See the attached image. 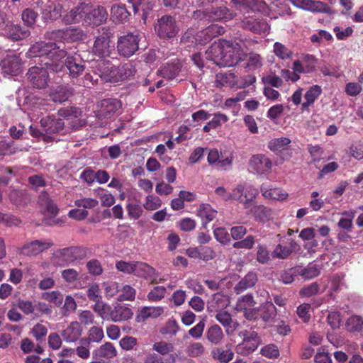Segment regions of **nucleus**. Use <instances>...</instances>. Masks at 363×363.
<instances>
[{
  "mask_svg": "<svg viewBox=\"0 0 363 363\" xmlns=\"http://www.w3.org/2000/svg\"><path fill=\"white\" fill-rule=\"evenodd\" d=\"M206 57L219 67H233L243 60L244 53L238 43L223 40L214 43L207 50Z\"/></svg>",
  "mask_w": 363,
  "mask_h": 363,
  "instance_id": "f257e3e1",
  "label": "nucleus"
},
{
  "mask_svg": "<svg viewBox=\"0 0 363 363\" xmlns=\"http://www.w3.org/2000/svg\"><path fill=\"white\" fill-rule=\"evenodd\" d=\"M28 57H44L41 62L47 61L50 57L62 60L67 57V52L64 48H61L55 43H47L45 41L37 42L33 44L26 53Z\"/></svg>",
  "mask_w": 363,
  "mask_h": 363,
  "instance_id": "f03ea898",
  "label": "nucleus"
},
{
  "mask_svg": "<svg viewBox=\"0 0 363 363\" xmlns=\"http://www.w3.org/2000/svg\"><path fill=\"white\" fill-rule=\"evenodd\" d=\"M234 14L223 4L215 2L211 8L196 10L194 12V17L196 18H204L212 21L230 20Z\"/></svg>",
  "mask_w": 363,
  "mask_h": 363,
  "instance_id": "7ed1b4c3",
  "label": "nucleus"
},
{
  "mask_svg": "<svg viewBox=\"0 0 363 363\" xmlns=\"http://www.w3.org/2000/svg\"><path fill=\"white\" fill-rule=\"evenodd\" d=\"M98 31L99 34L94 40L91 52L99 58L108 57L111 54V38L113 37V33L111 28L107 26L101 28Z\"/></svg>",
  "mask_w": 363,
  "mask_h": 363,
  "instance_id": "20e7f679",
  "label": "nucleus"
},
{
  "mask_svg": "<svg viewBox=\"0 0 363 363\" xmlns=\"http://www.w3.org/2000/svg\"><path fill=\"white\" fill-rule=\"evenodd\" d=\"M238 336L242 339V341L236 345L235 351L242 356H247L254 352L262 342L258 333L254 330H240Z\"/></svg>",
  "mask_w": 363,
  "mask_h": 363,
  "instance_id": "39448f33",
  "label": "nucleus"
},
{
  "mask_svg": "<svg viewBox=\"0 0 363 363\" xmlns=\"http://www.w3.org/2000/svg\"><path fill=\"white\" fill-rule=\"evenodd\" d=\"M87 255V249L82 246H72L57 250L55 259L57 263L65 267L84 259Z\"/></svg>",
  "mask_w": 363,
  "mask_h": 363,
  "instance_id": "423d86ee",
  "label": "nucleus"
},
{
  "mask_svg": "<svg viewBox=\"0 0 363 363\" xmlns=\"http://www.w3.org/2000/svg\"><path fill=\"white\" fill-rule=\"evenodd\" d=\"M140 36L138 33H128L118 37L116 48L121 57L128 58L139 50Z\"/></svg>",
  "mask_w": 363,
  "mask_h": 363,
  "instance_id": "0eeeda50",
  "label": "nucleus"
},
{
  "mask_svg": "<svg viewBox=\"0 0 363 363\" xmlns=\"http://www.w3.org/2000/svg\"><path fill=\"white\" fill-rule=\"evenodd\" d=\"M155 30L158 36L162 39L172 38L179 32L175 18L170 15H164L158 18L155 26Z\"/></svg>",
  "mask_w": 363,
  "mask_h": 363,
  "instance_id": "6e6552de",
  "label": "nucleus"
},
{
  "mask_svg": "<svg viewBox=\"0 0 363 363\" xmlns=\"http://www.w3.org/2000/svg\"><path fill=\"white\" fill-rule=\"evenodd\" d=\"M258 194L259 191L257 188L245 183L239 184L234 189V200L242 203L245 209L250 208Z\"/></svg>",
  "mask_w": 363,
  "mask_h": 363,
  "instance_id": "1a4fd4ad",
  "label": "nucleus"
},
{
  "mask_svg": "<svg viewBox=\"0 0 363 363\" xmlns=\"http://www.w3.org/2000/svg\"><path fill=\"white\" fill-rule=\"evenodd\" d=\"M53 245L51 240H36L24 244L19 249L20 255L28 257L36 256Z\"/></svg>",
  "mask_w": 363,
  "mask_h": 363,
  "instance_id": "9d476101",
  "label": "nucleus"
},
{
  "mask_svg": "<svg viewBox=\"0 0 363 363\" xmlns=\"http://www.w3.org/2000/svg\"><path fill=\"white\" fill-rule=\"evenodd\" d=\"M28 79L33 87L44 89L48 86L49 74L44 67H31L27 73Z\"/></svg>",
  "mask_w": 363,
  "mask_h": 363,
  "instance_id": "9b49d317",
  "label": "nucleus"
},
{
  "mask_svg": "<svg viewBox=\"0 0 363 363\" xmlns=\"http://www.w3.org/2000/svg\"><path fill=\"white\" fill-rule=\"evenodd\" d=\"M318 65L317 58L310 54H303L299 60L293 63V69L298 73L310 74L315 71Z\"/></svg>",
  "mask_w": 363,
  "mask_h": 363,
  "instance_id": "f8f14e48",
  "label": "nucleus"
},
{
  "mask_svg": "<svg viewBox=\"0 0 363 363\" xmlns=\"http://www.w3.org/2000/svg\"><path fill=\"white\" fill-rule=\"evenodd\" d=\"M133 274L136 277H142L147 280H150V283L152 284L160 283L164 281L163 279H160L157 280V272L155 269L150 264L143 262H135Z\"/></svg>",
  "mask_w": 363,
  "mask_h": 363,
  "instance_id": "ddd939ff",
  "label": "nucleus"
},
{
  "mask_svg": "<svg viewBox=\"0 0 363 363\" xmlns=\"http://www.w3.org/2000/svg\"><path fill=\"white\" fill-rule=\"evenodd\" d=\"M108 18V12L104 6H98L96 9L90 10L89 6L86 9L84 15V22L91 26H99L106 22Z\"/></svg>",
  "mask_w": 363,
  "mask_h": 363,
  "instance_id": "4468645a",
  "label": "nucleus"
},
{
  "mask_svg": "<svg viewBox=\"0 0 363 363\" xmlns=\"http://www.w3.org/2000/svg\"><path fill=\"white\" fill-rule=\"evenodd\" d=\"M289 1L295 6L310 11L311 12L331 13V9L328 4L314 0H289Z\"/></svg>",
  "mask_w": 363,
  "mask_h": 363,
  "instance_id": "2eb2a0df",
  "label": "nucleus"
},
{
  "mask_svg": "<svg viewBox=\"0 0 363 363\" xmlns=\"http://www.w3.org/2000/svg\"><path fill=\"white\" fill-rule=\"evenodd\" d=\"M245 16L242 21V26L244 29L250 30L255 33L262 34L268 30V25L263 19L255 16Z\"/></svg>",
  "mask_w": 363,
  "mask_h": 363,
  "instance_id": "dca6fc26",
  "label": "nucleus"
},
{
  "mask_svg": "<svg viewBox=\"0 0 363 363\" xmlns=\"http://www.w3.org/2000/svg\"><path fill=\"white\" fill-rule=\"evenodd\" d=\"M250 167L257 174H267L272 168V160L264 154L253 155L249 162Z\"/></svg>",
  "mask_w": 363,
  "mask_h": 363,
  "instance_id": "f3484780",
  "label": "nucleus"
},
{
  "mask_svg": "<svg viewBox=\"0 0 363 363\" xmlns=\"http://www.w3.org/2000/svg\"><path fill=\"white\" fill-rule=\"evenodd\" d=\"M97 69L100 72V77L106 81L111 83L118 82V68L113 65L110 61H102L98 64Z\"/></svg>",
  "mask_w": 363,
  "mask_h": 363,
  "instance_id": "a211bd4d",
  "label": "nucleus"
},
{
  "mask_svg": "<svg viewBox=\"0 0 363 363\" xmlns=\"http://www.w3.org/2000/svg\"><path fill=\"white\" fill-rule=\"evenodd\" d=\"M40 125L46 134H54L63 130L65 122L61 118H57L54 116H48L41 118Z\"/></svg>",
  "mask_w": 363,
  "mask_h": 363,
  "instance_id": "6ab92c4d",
  "label": "nucleus"
},
{
  "mask_svg": "<svg viewBox=\"0 0 363 363\" xmlns=\"http://www.w3.org/2000/svg\"><path fill=\"white\" fill-rule=\"evenodd\" d=\"M65 65L72 78L79 77L85 69L84 62L77 55H68L65 59Z\"/></svg>",
  "mask_w": 363,
  "mask_h": 363,
  "instance_id": "aec40b11",
  "label": "nucleus"
},
{
  "mask_svg": "<svg viewBox=\"0 0 363 363\" xmlns=\"http://www.w3.org/2000/svg\"><path fill=\"white\" fill-rule=\"evenodd\" d=\"M133 315L132 309L125 305L117 303L111 306L109 313V320L115 323L125 321L130 319Z\"/></svg>",
  "mask_w": 363,
  "mask_h": 363,
  "instance_id": "412c9836",
  "label": "nucleus"
},
{
  "mask_svg": "<svg viewBox=\"0 0 363 363\" xmlns=\"http://www.w3.org/2000/svg\"><path fill=\"white\" fill-rule=\"evenodd\" d=\"M0 65L4 73L17 75L21 69V60L16 55H9L1 61Z\"/></svg>",
  "mask_w": 363,
  "mask_h": 363,
  "instance_id": "4be33fe9",
  "label": "nucleus"
},
{
  "mask_svg": "<svg viewBox=\"0 0 363 363\" xmlns=\"http://www.w3.org/2000/svg\"><path fill=\"white\" fill-rule=\"evenodd\" d=\"M224 33V27L218 24H211L198 33L196 40H199L200 43L206 44L210 42L213 38Z\"/></svg>",
  "mask_w": 363,
  "mask_h": 363,
  "instance_id": "5701e85b",
  "label": "nucleus"
},
{
  "mask_svg": "<svg viewBox=\"0 0 363 363\" xmlns=\"http://www.w3.org/2000/svg\"><path fill=\"white\" fill-rule=\"evenodd\" d=\"M30 35L28 29L23 28L21 25L9 22L3 35L11 39L13 41H18L26 39Z\"/></svg>",
  "mask_w": 363,
  "mask_h": 363,
  "instance_id": "b1692460",
  "label": "nucleus"
},
{
  "mask_svg": "<svg viewBox=\"0 0 363 363\" xmlns=\"http://www.w3.org/2000/svg\"><path fill=\"white\" fill-rule=\"evenodd\" d=\"M86 9H88V4L84 3H82L79 5L74 7L63 16V22L67 25L80 22L82 19L84 20V18Z\"/></svg>",
  "mask_w": 363,
  "mask_h": 363,
  "instance_id": "393cba45",
  "label": "nucleus"
},
{
  "mask_svg": "<svg viewBox=\"0 0 363 363\" xmlns=\"http://www.w3.org/2000/svg\"><path fill=\"white\" fill-rule=\"evenodd\" d=\"M121 108V103L116 99H106L101 101L99 115L106 118H111Z\"/></svg>",
  "mask_w": 363,
  "mask_h": 363,
  "instance_id": "a878e982",
  "label": "nucleus"
},
{
  "mask_svg": "<svg viewBox=\"0 0 363 363\" xmlns=\"http://www.w3.org/2000/svg\"><path fill=\"white\" fill-rule=\"evenodd\" d=\"M215 86L217 88H237V77L233 72H218L215 77Z\"/></svg>",
  "mask_w": 363,
  "mask_h": 363,
  "instance_id": "bb28decb",
  "label": "nucleus"
},
{
  "mask_svg": "<svg viewBox=\"0 0 363 363\" xmlns=\"http://www.w3.org/2000/svg\"><path fill=\"white\" fill-rule=\"evenodd\" d=\"M216 319L225 328L228 335L233 334L239 326V323L236 320H233L231 315L227 311H220L218 312Z\"/></svg>",
  "mask_w": 363,
  "mask_h": 363,
  "instance_id": "cd10ccee",
  "label": "nucleus"
},
{
  "mask_svg": "<svg viewBox=\"0 0 363 363\" xmlns=\"http://www.w3.org/2000/svg\"><path fill=\"white\" fill-rule=\"evenodd\" d=\"M164 313V308L162 306H144L138 312L136 321L143 323L148 318H157Z\"/></svg>",
  "mask_w": 363,
  "mask_h": 363,
  "instance_id": "c85d7f7f",
  "label": "nucleus"
},
{
  "mask_svg": "<svg viewBox=\"0 0 363 363\" xmlns=\"http://www.w3.org/2000/svg\"><path fill=\"white\" fill-rule=\"evenodd\" d=\"M93 358L99 359H113L117 356V350L115 346L109 342L101 345L92 352Z\"/></svg>",
  "mask_w": 363,
  "mask_h": 363,
  "instance_id": "c756f323",
  "label": "nucleus"
},
{
  "mask_svg": "<svg viewBox=\"0 0 363 363\" xmlns=\"http://www.w3.org/2000/svg\"><path fill=\"white\" fill-rule=\"evenodd\" d=\"M82 328L79 322H72L62 331L63 340L67 342H76L81 337Z\"/></svg>",
  "mask_w": 363,
  "mask_h": 363,
  "instance_id": "7c9ffc66",
  "label": "nucleus"
},
{
  "mask_svg": "<svg viewBox=\"0 0 363 363\" xmlns=\"http://www.w3.org/2000/svg\"><path fill=\"white\" fill-rule=\"evenodd\" d=\"M62 5L54 2H50L43 9V18L45 21H55L62 16Z\"/></svg>",
  "mask_w": 363,
  "mask_h": 363,
  "instance_id": "2f4dec72",
  "label": "nucleus"
},
{
  "mask_svg": "<svg viewBox=\"0 0 363 363\" xmlns=\"http://www.w3.org/2000/svg\"><path fill=\"white\" fill-rule=\"evenodd\" d=\"M258 281L256 272H248L234 287L236 294H240L247 289L252 288Z\"/></svg>",
  "mask_w": 363,
  "mask_h": 363,
  "instance_id": "473e14b6",
  "label": "nucleus"
},
{
  "mask_svg": "<svg viewBox=\"0 0 363 363\" xmlns=\"http://www.w3.org/2000/svg\"><path fill=\"white\" fill-rule=\"evenodd\" d=\"M259 311L258 317L259 316L263 321V328H265L266 324L272 320L277 315V308L272 301H267L262 304Z\"/></svg>",
  "mask_w": 363,
  "mask_h": 363,
  "instance_id": "72a5a7b5",
  "label": "nucleus"
},
{
  "mask_svg": "<svg viewBox=\"0 0 363 363\" xmlns=\"http://www.w3.org/2000/svg\"><path fill=\"white\" fill-rule=\"evenodd\" d=\"M181 70V65L179 62L168 63L162 66L157 72V74L167 79H174Z\"/></svg>",
  "mask_w": 363,
  "mask_h": 363,
  "instance_id": "f704fd0d",
  "label": "nucleus"
},
{
  "mask_svg": "<svg viewBox=\"0 0 363 363\" xmlns=\"http://www.w3.org/2000/svg\"><path fill=\"white\" fill-rule=\"evenodd\" d=\"M130 16L125 5L115 4L111 9V19L114 23L126 22Z\"/></svg>",
  "mask_w": 363,
  "mask_h": 363,
  "instance_id": "c9c22d12",
  "label": "nucleus"
},
{
  "mask_svg": "<svg viewBox=\"0 0 363 363\" xmlns=\"http://www.w3.org/2000/svg\"><path fill=\"white\" fill-rule=\"evenodd\" d=\"M322 94V88L319 85L311 86L304 95L305 101L302 104V109L306 111L309 106L314 104Z\"/></svg>",
  "mask_w": 363,
  "mask_h": 363,
  "instance_id": "e433bc0d",
  "label": "nucleus"
},
{
  "mask_svg": "<svg viewBox=\"0 0 363 363\" xmlns=\"http://www.w3.org/2000/svg\"><path fill=\"white\" fill-rule=\"evenodd\" d=\"M262 196L269 199L284 200L288 197V194L280 188H269L267 185L262 184L260 187Z\"/></svg>",
  "mask_w": 363,
  "mask_h": 363,
  "instance_id": "4c0bfd02",
  "label": "nucleus"
},
{
  "mask_svg": "<svg viewBox=\"0 0 363 363\" xmlns=\"http://www.w3.org/2000/svg\"><path fill=\"white\" fill-rule=\"evenodd\" d=\"M255 220L265 223L269 220L272 217V210L263 205L254 206L250 209Z\"/></svg>",
  "mask_w": 363,
  "mask_h": 363,
  "instance_id": "58836bf2",
  "label": "nucleus"
},
{
  "mask_svg": "<svg viewBox=\"0 0 363 363\" xmlns=\"http://www.w3.org/2000/svg\"><path fill=\"white\" fill-rule=\"evenodd\" d=\"M104 337V330L101 328L97 326L91 327L88 331V336L80 339L79 343L82 345H90L91 342H99Z\"/></svg>",
  "mask_w": 363,
  "mask_h": 363,
  "instance_id": "ea45409f",
  "label": "nucleus"
},
{
  "mask_svg": "<svg viewBox=\"0 0 363 363\" xmlns=\"http://www.w3.org/2000/svg\"><path fill=\"white\" fill-rule=\"evenodd\" d=\"M206 336L207 340L213 345L220 344L224 337L223 330L218 325L210 326L206 331Z\"/></svg>",
  "mask_w": 363,
  "mask_h": 363,
  "instance_id": "a19ab883",
  "label": "nucleus"
},
{
  "mask_svg": "<svg viewBox=\"0 0 363 363\" xmlns=\"http://www.w3.org/2000/svg\"><path fill=\"white\" fill-rule=\"evenodd\" d=\"M294 245H296V242L293 240L290 242V247L278 244L272 253L273 258L279 259L288 258L291 255Z\"/></svg>",
  "mask_w": 363,
  "mask_h": 363,
  "instance_id": "79ce46f5",
  "label": "nucleus"
},
{
  "mask_svg": "<svg viewBox=\"0 0 363 363\" xmlns=\"http://www.w3.org/2000/svg\"><path fill=\"white\" fill-rule=\"evenodd\" d=\"M231 1L236 9L242 12L244 16L254 13L257 7L255 0H231Z\"/></svg>",
  "mask_w": 363,
  "mask_h": 363,
  "instance_id": "37998d69",
  "label": "nucleus"
},
{
  "mask_svg": "<svg viewBox=\"0 0 363 363\" xmlns=\"http://www.w3.org/2000/svg\"><path fill=\"white\" fill-rule=\"evenodd\" d=\"M117 68L116 74L118 73V82L129 79L130 77L134 76L136 72L135 66L130 62L124 63L118 66Z\"/></svg>",
  "mask_w": 363,
  "mask_h": 363,
  "instance_id": "c03bdc74",
  "label": "nucleus"
},
{
  "mask_svg": "<svg viewBox=\"0 0 363 363\" xmlns=\"http://www.w3.org/2000/svg\"><path fill=\"white\" fill-rule=\"evenodd\" d=\"M296 272L304 279H311L320 274V268L317 264L311 263L305 268L296 267Z\"/></svg>",
  "mask_w": 363,
  "mask_h": 363,
  "instance_id": "a18cd8bd",
  "label": "nucleus"
},
{
  "mask_svg": "<svg viewBox=\"0 0 363 363\" xmlns=\"http://www.w3.org/2000/svg\"><path fill=\"white\" fill-rule=\"evenodd\" d=\"M211 354L214 359L221 363H228L234 357V352L230 349L224 350L221 347L214 349Z\"/></svg>",
  "mask_w": 363,
  "mask_h": 363,
  "instance_id": "49530a36",
  "label": "nucleus"
},
{
  "mask_svg": "<svg viewBox=\"0 0 363 363\" xmlns=\"http://www.w3.org/2000/svg\"><path fill=\"white\" fill-rule=\"evenodd\" d=\"M95 192L96 196L100 199L102 206L111 207L115 203V197L106 189L99 187Z\"/></svg>",
  "mask_w": 363,
  "mask_h": 363,
  "instance_id": "de8ad7c7",
  "label": "nucleus"
},
{
  "mask_svg": "<svg viewBox=\"0 0 363 363\" xmlns=\"http://www.w3.org/2000/svg\"><path fill=\"white\" fill-rule=\"evenodd\" d=\"M70 96L69 91L65 87L58 86L49 95V101L55 103H62L66 101Z\"/></svg>",
  "mask_w": 363,
  "mask_h": 363,
  "instance_id": "09e8293b",
  "label": "nucleus"
},
{
  "mask_svg": "<svg viewBox=\"0 0 363 363\" xmlns=\"http://www.w3.org/2000/svg\"><path fill=\"white\" fill-rule=\"evenodd\" d=\"M198 214L204 220L203 225L205 226L208 223L212 221L216 218L217 211L212 209L210 205L202 204L199 208Z\"/></svg>",
  "mask_w": 363,
  "mask_h": 363,
  "instance_id": "8fccbe9b",
  "label": "nucleus"
},
{
  "mask_svg": "<svg viewBox=\"0 0 363 363\" xmlns=\"http://www.w3.org/2000/svg\"><path fill=\"white\" fill-rule=\"evenodd\" d=\"M228 121V117L223 113H217L214 114L212 120L208 122L203 128L204 132H209L211 129L216 128L220 126L222 123H225Z\"/></svg>",
  "mask_w": 363,
  "mask_h": 363,
  "instance_id": "3c124183",
  "label": "nucleus"
},
{
  "mask_svg": "<svg viewBox=\"0 0 363 363\" xmlns=\"http://www.w3.org/2000/svg\"><path fill=\"white\" fill-rule=\"evenodd\" d=\"M291 140L288 138H279L270 140L268 147L273 152H281L285 150L290 144Z\"/></svg>",
  "mask_w": 363,
  "mask_h": 363,
  "instance_id": "603ef678",
  "label": "nucleus"
},
{
  "mask_svg": "<svg viewBox=\"0 0 363 363\" xmlns=\"http://www.w3.org/2000/svg\"><path fill=\"white\" fill-rule=\"evenodd\" d=\"M111 309V306L102 301V299L96 303L93 306V310L100 316L103 320H109V313Z\"/></svg>",
  "mask_w": 363,
  "mask_h": 363,
  "instance_id": "864d4df0",
  "label": "nucleus"
},
{
  "mask_svg": "<svg viewBox=\"0 0 363 363\" xmlns=\"http://www.w3.org/2000/svg\"><path fill=\"white\" fill-rule=\"evenodd\" d=\"M18 151L14 141H0V157L10 156Z\"/></svg>",
  "mask_w": 363,
  "mask_h": 363,
  "instance_id": "5fc2aeb1",
  "label": "nucleus"
},
{
  "mask_svg": "<svg viewBox=\"0 0 363 363\" xmlns=\"http://www.w3.org/2000/svg\"><path fill=\"white\" fill-rule=\"evenodd\" d=\"M120 295L118 297V301H133L135 298L136 290L129 284H125L120 289Z\"/></svg>",
  "mask_w": 363,
  "mask_h": 363,
  "instance_id": "6e6d98bb",
  "label": "nucleus"
},
{
  "mask_svg": "<svg viewBox=\"0 0 363 363\" xmlns=\"http://www.w3.org/2000/svg\"><path fill=\"white\" fill-rule=\"evenodd\" d=\"M167 289L163 286H157L151 289L147 295V299L151 302H158L165 296Z\"/></svg>",
  "mask_w": 363,
  "mask_h": 363,
  "instance_id": "4d7b16f0",
  "label": "nucleus"
},
{
  "mask_svg": "<svg viewBox=\"0 0 363 363\" xmlns=\"http://www.w3.org/2000/svg\"><path fill=\"white\" fill-rule=\"evenodd\" d=\"M186 354L191 357L202 356L205 352V347L201 342L190 343L185 350Z\"/></svg>",
  "mask_w": 363,
  "mask_h": 363,
  "instance_id": "13d9d810",
  "label": "nucleus"
},
{
  "mask_svg": "<svg viewBox=\"0 0 363 363\" xmlns=\"http://www.w3.org/2000/svg\"><path fill=\"white\" fill-rule=\"evenodd\" d=\"M83 32L79 28H64V40L65 42H76L82 39Z\"/></svg>",
  "mask_w": 363,
  "mask_h": 363,
  "instance_id": "bf43d9fd",
  "label": "nucleus"
},
{
  "mask_svg": "<svg viewBox=\"0 0 363 363\" xmlns=\"http://www.w3.org/2000/svg\"><path fill=\"white\" fill-rule=\"evenodd\" d=\"M38 16V13L30 8L24 9L21 14L23 21L28 27H32L35 25Z\"/></svg>",
  "mask_w": 363,
  "mask_h": 363,
  "instance_id": "052dcab7",
  "label": "nucleus"
},
{
  "mask_svg": "<svg viewBox=\"0 0 363 363\" xmlns=\"http://www.w3.org/2000/svg\"><path fill=\"white\" fill-rule=\"evenodd\" d=\"M152 350L156 351L157 352V354L162 357L173 352L174 346L172 343L160 341L153 344Z\"/></svg>",
  "mask_w": 363,
  "mask_h": 363,
  "instance_id": "680f3d73",
  "label": "nucleus"
},
{
  "mask_svg": "<svg viewBox=\"0 0 363 363\" xmlns=\"http://www.w3.org/2000/svg\"><path fill=\"white\" fill-rule=\"evenodd\" d=\"M256 249V260L260 264H267L270 260V254L267 246L259 244Z\"/></svg>",
  "mask_w": 363,
  "mask_h": 363,
  "instance_id": "e2e57ef3",
  "label": "nucleus"
},
{
  "mask_svg": "<svg viewBox=\"0 0 363 363\" xmlns=\"http://www.w3.org/2000/svg\"><path fill=\"white\" fill-rule=\"evenodd\" d=\"M43 65L45 66L44 67L47 70H50L54 72H60L62 70L64 67L65 63L61 62V60H57L54 57H49L47 61L43 62Z\"/></svg>",
  "mask_w": 363,
  "mask_h": 363,
  "instance_id": "0e129e2a",
  "label": "nucleus"
},
{
  "mask_svg": "<svg viewBox=\"0 0 363 363\" xmlns=\"http://www.w3.org/2000/svg\"><path fill=\"white\" fill-rule=\"evenodd\" d=\"M350 330L353 332H361L363 330V318L359 315H352L347 321Z\"/></svg>",
  "mask_w": 363,
  "mask_h": 363,
  "instance_id": "69168bd1",
  "label": "nucleus"
},
{
  "mask_svg": "<svg viewBox=\"0 0 363 363\" xmlns=\"http://www.w3.org/2000/svg\"><path fill=\"white\" fill-rule=\"evenodd\" d=\"M86 269L89 273L93 276H100L104 271L101 262L97 259H92L88 261Z\"/></svg>",
  "mask_w": 363,
  "mask_h": 363,
  "instance_id": "338daca9",
  "label": "nucleus"
},
{
  "mask_svg": "<svg viewBox=\"0 0 363 363\" xmlns=\"http://www.w3.org/2000/svg\"><path fill=\"white\" fill-rule=\"evenodd\" d=\"M320 290V285L317 282H313L304 286L299 291L302 297H311L316 295Z\"/></svg>",
  "mask_w": 363,
  "mask_h": 363,
  "instance_id": "774afa93",
  "label": "nucleus"
}]
</instances>
